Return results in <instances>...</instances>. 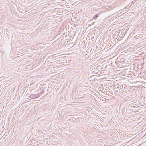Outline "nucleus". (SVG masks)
<instances>
[{
    "instance_id": "nucleus-1",
    "label": "nucleus",
    "mask_w": 146,
    "mask_h": 146,
    "mask_svg": "<svg viewBox=\"0 0 146 146\" xmlns=\"http://www.w3.org/2000/svg\"><path fill=\"white\" fill-rule=\"evenodd\" d=\"M39 96V95L38 94H36L34 95L33 94H29V98L31 99H35L38 98Z\"/></svg>"
},
{
    "instance_id": "nucleus-2",
    "label": "nucleus",
    "mask_w": 146,
    "mask_h": 146,
    "mask_svg": "<svg viewBox=\"0 0 146 146\" xmlns=\"http://www.w3.org/2000/svg\"><path fill=\"white\" fill-rule=\"evenodd\" d=\"M99 14H96L95 15H94V16H93V18L95 19H96L97 17H99Z\"/></svg>"
},
{
    "instance_id": "nucleus-3",
    "label": "nucleus",
    "mask_w": 146,
    "mask_h": 146,
    "mask_svg": "<svg viewBox=\"0 0 146 146\" xmlns=\"http://www.w3.org/2000/svg\"><path fill=\"white\" fill-rule=\"evenodd\" d=\"M118 92H119V90H115V93L116 94H118L117 93Z\"/></svg>"
},
{
    "instance_id": "nucleus-4",
    "label": "nucleus",
    "mask_w": 146,
    "mask_h": 146,
    "mask_svg": "<svg viewBox=\"0 0 146 146\" xmlns=\"http://www.w3.org/2000/svg\"><path fill=\"white\" fill-rule=\"evenodd\" d=\"M37 143H37V146H39V144H40V143H39V142H38H38H37Z\"/></svg>"
},
{
    "instance_id": "nucleus-5",
    "label": "nucleus",
    "mask_w": 146,
    "mask_h": 146,
    "mask_svg": "<svg viewBox=\"0 0 146 146\" xmlns=\"http://www.w3.org/2000/svg\"><path fill=\"white\" fill-rule=\"evenodd\" d=\"M123 86H121V85L120 88H121V87L123 88Z\"/></svg>"
},
{
    "instance_id": "nucleus-6",
    "label": "nucleus",
    "mask_w": 146,
    "mask_h": 146,
    "mask_svg": "<svg viewBox=\"0 0 146 146\" xmlns=\"http://www.w3.org/2000/svg\"><path fill=\"white\" fill-rule=\"evenodd\" d=\"M74 119H75L74 118H72V119H73V120H74Z\"/></svg>"
},
{
    "instance_id": "nucleus-7",
    "label": "nucleus",
    "mask_w": 146,
    "mask_h": 146,
    "mask_svg": "<svg viewBox=\"0 0 146 146\" xmlns=\"http://www.w3.org/2000/svg\"><path fill=\"white\" fill-rule=\"evenodd\" d=\"M118 86H117V88H118Z\"/></svg>"
},
{
    "instance_id": "nucleus-8",
    "label": "nucleus",
    "mask_w": 146,
    "mask_h": 146,
    "mask_svg": "<svg viewBox=\"0 0 146 146\" xmlns=\"http://www.w3.org/2000/svg\"><path fill=\"white\" fill-rule=\"evenodd\" d=\"M119 91L120 92V90H119Z\"/></svg>"
},
{
    "instance_id": "nucleus-9",
    "label": "nucleus",
    "mask_w": 146,
    "mask_h": 146,
    "mask_svg": "<svg viewBox=\"0 0 146 146\" xmlns=\"http://www.w3.org/2000/svg\"><path fill=\"white\" fill-rule=\"evenodd\" d=\"M114 87H115V88H116V87H115V86H114Z\"/></svg>"
},
{
    "instance_id": "nucleus-10",
    "label": "nucleus",
    "mask_w": 146,
    "mask_h": 146,
    "mask_svg": "<svg viewBox=\"0 0 146 146\" xmlns=\"http://www.w3.org/2000/svg\"><path fill=\"white\" fill-rule=\"evenodd\" d=\"M72 120H73V119H72Z\"/></svg>"
}]
</instances>
